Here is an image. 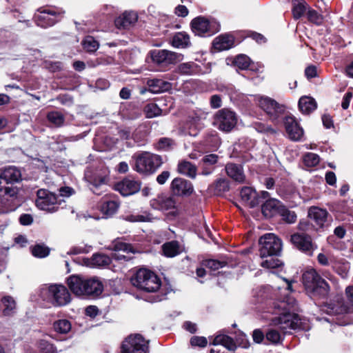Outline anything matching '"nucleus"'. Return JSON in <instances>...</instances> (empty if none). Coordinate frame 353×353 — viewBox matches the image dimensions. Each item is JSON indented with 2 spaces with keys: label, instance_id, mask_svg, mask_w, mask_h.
Instances as JSON below:
<instances>
[{
  "label": "nucleus",
  "instance_id": "obj_1",
  "mask_svg": "<svg viewBox=\"0 0 353 353\" xmlns=\"http://www.w3.org/2000/svg\"><path fill=\"white\" fill-rule=\"evenodd\" d=\"M297 310V302L290 295L274 301L271 312L278 316L272 319V324L277 326L285 334L291 330L296 329L299 327V319L294 312Z\"/></svg>",
  "mask_w": 353,
  "mask_h": 353
},
{
  "label": "nucleus",
  "instance_id": "obj_2",
  "mask_svg": "<svg viewBox=\"0 0 353 353\" xmlns=\"http://www.w3.org/2000/svg\"><path fill=\"white\" fill-rule=\"evenodd\" d=\"M21 179V170L16 166H8L0 170V214L10 210L9 198L17 194V190L14 184Z\"/></svg>",
  "mask_w": 353,
  "mask_h": 353
},
{
  "label": "nucleus",
  "instance_id": "obj_3",
  "mask_svg": "<svg viewBox=\"0 0 353 353\" xmlns=\"http://www.w3.org/2000/svg\"><path fill=\"white\" fill-rule=\"evenodd\" d=\"M303 281L311 296L324 297L328 294V283L314 269L308 270L303 274Z\"/></svg>",
  "mask_w": 353,
  "mask_h": 353
},
{
  "label": "nucleus",
  "instance_id": "obj_4",
  "mask_svg": "<svg viewBox=\"0 0 353 353\" xmlns=\"http://www.w3.org/2000/svg\"><path fill=\"white\" fill-rule=\"evenodd\" d=\"M132 284L145 292L157 291L161 286V280L153 272L147 269H139L131 278Z\"/></svg>",
  "mask_w": 353,
  "mask_h": 353
},
{
  "label": "nucleus",
  "instance_id": "obj_5",
  "mask_svg": "<svg viewBox=\"0 0 353 353\" xmlns=\"http://www.w3.org/2000/svg\"><path fill=\"white\" fill-rule=\"evenodd\" d=\"M85 180L89 183L91 191L97 195L102 192V188L109 181V171L104 167L88 168L84 174Z\"/></svg>",
  "mask_w": 353,
  "mask_h": 353
},
{
  "label": "nucleus",
  "instance_id": "obj_6",
  "mask_svg": "<svg viewBox=\"0 0 353 353\" xmlns=\"http://www.w3.org/2000/svg\"><path fill=\"white\" fill-rule=\"evenodd\" d=\"M64 14L65 11L61 8L43 7L37 10L33 19L37 26L47 28L60 21Z\"/></svg>",
  "mask_w": 353,
  "mask_h": 353
},
{
  "label": "nucleus",
  "instance_id": "obj_7",
  "mask_svg": "<svg viewBox=\"0 0 353 353\" xmlns=\"http://www.w3.org/2000/svg\"><path fill=\"white\" fill-rule=\"evenodd\" d=\"M133 169L141 174H152L162 164V159L157 154L143 152L134 157Z\"/></svg>",
  "mask_w": 353,
  "mask_h": 353
},
{
  "label": "nucleus",
  "instance_id": "obj_8",
  "mask_svg": "<svg viewBox=\"0 0 353 353\" xmlns=\"http://www.w3.org/2000/svg\"><path fill=\"white\" fill-rule=\"evenodd\" d=\"M192 31L195 35L207 37L220 30L219 23L214 19H208L202 16L193 19L190 23Z\"/></svg>",
  "mask_w": 353,
  "mask_h": 353
},
{
  "label": "nucleus",
  "instance_id": "obj_9",
  "mask_svg": "<svg viewBox=\"0 0 353 353\" xmlns=\"http://www.w3.org/2000/svg\"><path fill=\"white\" fill-rule=\"evenodd\" d=\"M254 99L258 106L268 115L273 122H279V117L283 114L285 111V107L283 105L265 96H254Z\"/></svg>",
  "mask_w": 353,
  "mask_h": 353
},
{
  "label": "nucleus",
  "instance_id": "obj_10",
  "mask_svg": "<svg viewBox=\"0 0 353 353\" xmlns=\"http://www.w3.org/2000/svg\"><path fill=\"white\" fill-rule=\"evenodd\" d=\"M237 114L228 108H223L214 116L213 125L223 132H231L236 125Z\"/></svg>",
  "mask_w": 353,
  "mask_h": 353
},
{
  "label": "nucleus",
  "instance_id": "obj_11",
  "mask_svg": "<svg viewBox=\"0 0 353 353\" xmlns=\"http://www.w3.org/2000/svg\"><path fill=\"white\" fill-rule=\"evenodd\" d=\"M260 256L261 258L268 256H277L282 248V243L279 238L274 234L268 233L262 236L259 239Z\"/></svg>",
  "mask_w": 353,
  "mask_h": 353
},
{
  "label": "nucleus",
  "instance_id": "obj_12",
  "mask_svg": "<svg viewBox=\"0 0 353 353\" xmlns=\"http://www.w3.org/2000/svg\"><path fill=\"white\" fill-rule=\"evenodd\" d=\"M35 204L41 210L54 212L59 210L61 201H58L54 193L45 189H40L37 192Z\"/></svg>",
  "mask_w": 353,
  "mask_h": 353
},
{
  "label": "nucleus",
  "instance_id": "obj_13",
  "mask_svg": "<svg viewBox=\"0 0 353 353\" xmlns=\"http://www.w3.org/2000/svg\"><path fill=\"white\" fill-rule=\"evenodd\" d=\"M121 353H148V345L141 335L130 336L123 343Z\"/></svg>",
  "mask_w": 353,
  "mask_h": 353
},
{
  "label": "nucleus",
  "instance_id": "obj_14",
  "mask_svg": "<svg viewBox=\"0 0 353 353\" xmlns=\"http://www.w3.org/2000/svg\"><path fill=\"white\" fill-rule=\"evenodd\" d=\"M154 63L161 66L176 64L182 59V56L168 50H154L150 52Z\"/></svg>",
  "mask_w": 353,
  "mask_h": 353
},
{
  "label": "nucleus",
  "instance_id": "obj_15",
  "mask_svg": "<svg viewBox=\"0 0 353 353\" xmlns=\"http://www.w3.org/2000/svg\"><path fill=\"white\" fill-rule=\"evenodd\" d=\"M269 193L262 191L261 196H259L254 190L250 187H243L241 190V197L243 202L249 208H254L261 203V199L268 198Z\"/></svg>",
  "mask_w": 353,
  "mask_h": 353
},
{
  "label": "nucleus",
  "instance_id": "obj_16",
  "mask_svg": "<svg viewBox=\"0 0 353 353\" xmlns=\"http://www.w3.org/2000/svg\"><path fill=\"white\" fill-rule=\"evenodd\" d=\"M291 242L300 251L311 256L316 249L310 236L303 233H296L291 236Z\"/></svg>",
  "mask_w": 353,
  "mask_h": 353
},
{
  "label": "nucleus",
  "instance_id": "obj_17",
  "mask_svg": "<svg viewBox=\"0 0 353 353\" xmlns=\"http://www.w3.org/2000/svg\"><path fill=\"white\" fill-rule=\"evenodd\" d=\"M283 122L288 137L295 141H301L304 131L296 119L292 116H287Z\"/></svg>",
  "mask_w": 353,
  "mask_h": 353
},
{
  "label": "nucleus",
  "instance_id": "obj_18",
  "mask_svg": "<svg viewBox=\"0 0 353 353\" xmlns=\"http://www.w3.org/2000/svg\"><path fill=\"white\" fill-rule=\"evenodd\" d=\"M171 189L176 196H188L194 192L192 183L182 178L174 179L171 183Z\"/></svg>",
  "mask_w": 353,
  "mask_h": 353
},
{
  "label": "nucleus",
  "instance_id": "obj_19",
  "mask_svg": "<svg viewBox=\"0 0 353 353\" xmlns=\"http://www.w3.org/2000/svg\"><path fill=\"white\" fill-rule=\"evenodd\" d=\"M110 248L114 251V253L112 254V258L116 261H129L131 257L128 255H125L121 252L130 254L134 253V251L131 245L123 243L120 241H114L110 246Z\"/></svg>",
  "mask_w": 353,
  "mask_h": 353
},
{
  "label": "nucleus",
  "instance_id": "obj_20",
  "mask_svg": "<svg viewBox=\"0 0 353 353\" xmlns=\"http://www.w3.org/2000/svg\"><path fill=\"white\" fill-rule=\"evenodd\" d=\"M116 189L123 196L132 195L140 190L141 182L127 177L116 185Z\"/></svg>",
  "mask_w": 353,
  "mask_h": 353
},
{
  "label": "nucleus",
  "instance_id": "obj_21",
  "mask_svg": "<svg viewBox=\"0 0 353 353\" xmlns=\"http://www.w3.org/2000/svg\"><path fill=\"white\" fill-rule=\"evenodd\" d=\"M70 300V294L67 288L63 285L54 284L52 304L55 306H63L69 303Z\"/></svg>",
  "mask_w": 353,
  "mask_h": 353
},
{
  "label": "nucleus",
  "instance_id": "obj_22",
  "mask_svg": "<svg viewBox=\"0 0 353 353\" xmlns=\"http://www.w3.org/2000/svg\"><path fill=\"white\" fill-rule=\"evenodd\" d=\"M150 205L154 210L168 211L175 208L176 201L171 196L159 195L156 199H152Z\"/></svg>",
  "mask_w": 353,
  "mask_h": 353
},
{
  "label": "nucleus",
  "instance_id": "obj_23",
  "mask_svg": "<svg viewBox=\"0 0 353 353\" xmlns=\"http://www.w3.org/2000/svg\"><path fill=\"white\" fill-rule=\"evenodd\" d=\"M85 288H83V296H99L103 290L102 283L96 278L86 279Z\"/></svg>",
  "mask_w": 353,
  "mask_h": 353
},
{
  "label": "nucleus",
  "instance_id": "obj_24",
  "mask_svg": "<svg viewBox=\"0 0 353 353\" xmlns=\"http://www.w3.org/2000/svg\"><path fill=\"white\" fill-rule=\"evenodd\" d=\"M327 215L326 210L315 206L311 207L308 211V216L319 228H323L325 225Z\"/></svg>",
  "mask_w": 353,
  "mask_h": 353
},
{
  "label": "nucleus",
  "instance_id": "obj_25",
  "mask_svg": "<svg viewBox=\"0 0 353 353\" xmlns=\"http://www.w3.org/2000/svg\"><path fill=\"white\" fill-rule=\"evenodd\" d=\"M225 172L227 175L238 183H244L245 181V175L241 165L230 163L225 165Z\"/></svg>",
  "mask_w": 353,
  "mask_h": 353
},
{
  "label": "nucleus",
  "instance_id": "obj_26",
  "mask_svg": "<svg viewBox=\"0 0 353 353\" xmlns=\"http://www.w3.org/2000/svg\"><path fill=\"white\" fill-rule=\"evenodd\" d=\"M86 279L79 275H72L68 279V285L70 290L77 296H83Z\"/></svg>",
  "mask_w": 353,
  "mask_h": 353
},
{
  "label": "nucleus",
  "instance_id": "obj_27",
  "mask_svg": "<svg viewBox=\"0 0 353 353\" xmlns=\"http://www.w3.org/2000/svg\"><path fill=\"white\" fill-rule=\"evenodd\" d=\"M138 19V15L135 12H125L122 15L115 19V26L118 28H128L134 25Z\"/></svg>",
  "mask_w": 353,
  "mask_h": 353
},
{
  "label": "nucleus",
  "instance_id": "obj_28",
  "mask_svg": "<svg viewBox=\"0 0 353 353\" xmlns=\"http://www.w3.org/2000/svg\"><path fill=\"white\" fill-rule=\"evenodd\" d=\"M281 205H282L279 201L276 199H268L263 204H262L261 211L264 216L266 218H271L276 214H279V211Z\"/></svg>",
  "mask_w": 353,
  "mask_h": 353
},
{
  "label": "nucleus",
  "instance_id": "obj_29",
  "mask_svg": "<svg viewBox=\"0 0 353 353\" xmlns=\"http://www.w3.org/2000/svg\"><path fill=\"white\" fill-rule=\"evenodd\" d=\"M147 85L148 90L154 94L166 92L172 88L170 83L159 79H148Z\"/></svg>",
  "mask_w": 353,
  "mask_h": 353
},
{
  "label": "nucleus",
  "instance_id": "obj_30",
  "mask_svg": "<svg viewBox=\"0 0 353 353\" xmlns=\"http://www.w3.org/2000/svg\"><path fill=\"white\" fill-rule=\"evenodd\" d=\"M234 37L230 34H221L214 39L213 47L219 51L227 50L233 47Z\"/></svg>",
  "mask_w": 353,
  "mask_h": 353
},
{
  "label": "nucleus",
  "instance_id": "obj_31",
  "mask_svg": "<svg viewBox=\"0 0 353 353\" xmlns=\"http://www.w3.org/2000/svg\"><path fill=\"white\" fill-rule=\"evenodd\" d=\"M87 261V265L90 267L103 268L110 265L112 259L106 254L97 253L93 254L90 259H88Z\"/></svg>",
  "mask_w": 353,
  "mask_h": 353
},
{
  "label": "nucleus",
  "instance_id": "obj_32",
  "mask_svg": "<svg viewBox=\"0 0 353 353\" xmlns=\"http://www.w3.org/2000/svg\"><path fill=\"white\" fill-rule=\"evenodd\" d=\"M183 250V246L176 241H171L162 245L163 253L167 257H174L181 254Z\"/></svg>",
  "mask_w": 353,
  "mask_h": 353
},
{
  "label": "nucleus",
  "instance_id": "obj_33",
  "mask_svg": "<svg viewBox=\"0 0 353 353\" xmlns=\"http://www.w3.org/2000/svg\"><path fill=\"white\" fill-rule=\"evenodd\" d=\"M172 45L176 48H185L191 45L190 36L185 32H176L172 39Z\"/></svg>",
  "mask_w": 353,
  "mask_h": 353
},
{
  "label": "nucleus",
  "instance_id": "obj_34",
  "mask_svg": "<svg viewBox=\"0 0 353 353\" xmlns=\"http://www.w3.org/2000/svg\"><path fill=\"white\" fill-rule=\"evenodd\" d=\"M310 8L304 0H292V12L293 17L296 20L302 17Z\"/></svg>",
  "mask_w": 353,
  "mask_h": 353
},
{
  "label": "nucleus",
  "instance_id": "obj_35",
  "mask_svg": "<svg viewBox=\"0 0 353 353\" xmlns=\"http://www.w3.org/2000/svg\"><path fill=\"white\" fill-rule=\"evenodd\" d=\"M299 108L303 114H308L316 108V103L313 98L303 96L299 101Z\"/></svg>",
  "mask_w": 353,
  "mask_h": 353
},
{
  "label": "nucleus",
  "instance_id": "obj_36",
  "mask_svg": "<svg viewBox=\"0 0 353 353\" xmlns=\"http://www.w3.org/2000/svg\"><path fill=\"white\" fill-rule=\"evenodd\" d=\"M54 285V284H44L40 286L37 291L39 298L36 299V301L41 300L52 303Z\"/></svg>",
  "mask_w": 353,
  "mask_h": 353
},
{
  "label": "nucleus",
  "instance_id": "obj_37",
  "mask_svg": "<svg viewBox=\"0 0 353 353\" xmlns=\"http://www.w3.org/2000/svg\"><path fill=\"white\" fill-rule=\"evenodd\" d=\"M119 203L116 200L103 199L100 210L106 216L113 215L118 210Z\"/></svg>",
  "mask_w": 353,
  "mask_h": 353
},
{
  "label": "nucleus",
  "instance_id": "obj_38",
  "mask_svg": "<svg viewBox=\"0 0 353 353\" xmlns=\"http://www.w3.org/2000/svg\"><path fill=\"white\" fill-rule=\"evenodd\" d=\"M178 171L190 178L194 179L196 176V167L188 161H182L178 164Z\"/></svg>",
  "mask_w": 353,
  "mask_h": 353
},
{
  "label": "nucleus",
  "instance_id": "obj_39",
  "mask_svg": "<svg viewBox=\"0 0 353 353\" xmlns=\"http://www.w3.org/2000/svg\"><path fill=\"white\" fill-rule=\"evenodd\" d=\"M212 343L214 345H221L229 350H234L236 347L233 339L231 337L224 334L217 335L214 338Z\"/></svg>",
  "mask_w": 353,
  "mask_h": 353
},
{
  "label": "nucleus",
  "instance_id": "obj_40",
  "mask_svg": "<svg viewBox=\"0 0 353 353\" xmlns=\"http://www.w3.org/2000/svg\"><path fill=\"white\" fill-rule=\"evenodd\" d=\"M71 328L70 321L65 319H59L53 323L54 330L59 334H67L70 331Z\"/></svg>",
  "mask_w": 353,
  "mask_h": 353
},
{
  "label": "nucleus",
  "instance_id": "obj_41",
  "mask_svg": "<svg viewBox=\"0 0 353 353\" xmlns=\"http://www.w3.org/2000/svg\"><path fill=\"white\" fill-rule=\"evenodd\" d=\"M1 302L3 306V314L5 316L11 315L16 307V303L13 298L10 296H6L1 298Z\"/></svg>",
  "mask_w": 353,
  "mask_h": 353
},
{
  "label": "nucleus",
  "instance_id": "obj_42",
  "mask_svg": "<svg viewBox=\"0 0 353 353\" xmlns=\"http://www.w3.org/2000/svg\"><path fill=\"white\" fill-rule=\"evenodd\" d=\"M279 214L282 217L283 221L287 223H294L296 221L297 216L296 213L283 205H281L280 208Z\"/></svg>",
  "mask_w": 353,
  "mask_h": 353
},
{
  "label": "nucleus",
  "instance_id": "obj_43",
  "mask_svg": "<svg viewBox=\"0 0 353 353\" xmlns=\"http://www.w3.org/2000/svg\"><path fill=\"white\" fill-rule=\"evenodd\" d=\"M83 49L88 52H94L99 47V42L92 36H87L82 41Z\"/></svg>",
  "mask_w": 353,
  "mask_h": 353
},
{
  "label": "nucleus",
  "instance_id": "obj_44",
  "mask_svg": "<svg viewBox=\"0 0 353 353\" xmlns=\"http://www.w3.org/2000/svg\"><path fill=\"white\" fill-rule=\"evenodd\" d=\"M47 119L55 127H61L65 121L64 116L59 112L52 111L48 114Z\"/></svg>",
  "mask_w": 353,
  "mask_h": 353
},
{
  "label": "nucleus",
  "instance_id": "obj_45",
  "mask_svg": "<svg viewBox=\"0 0 353 353\" xmlns=\"http://www.w3.org/2000/svg\"><path fill=\"white\" fill-rule=\"evenodd\" d=\"M232 63L239 69L246 70L250 65V59L245 54H239L234 59Z\"/></svg>",
  "mask_w": 353,
  "mask_h": 353
},
{
  "label": "nucleus",
  "instance_id": "obj_46",
  "mask_svg": "<svg viewBox=\"0 0 353 353\" xmlns=\"http://www.w3.org/2000/svg\"><path fill=\"white\" fill-rule=\"evenodd\" d=\"M32 255L37 258H44L49 255L50 249L43 244H37L31 248Z\"/></svg>",
  "mask_w": 353,
  "mask_h": 353
},
{
  "label": "nucleus",
  "instance_id": "obj_47",
  "mask_svg": "<svg viewBox=\"0 0 353 353\" xmlns=\"http://www.w3.org/2000/svg\"><path fill=\"white\" fill-rule=\"evenodd\" d=\"M125 219L130 222H150L153 221L154 217L151 214L145 212L142 214L127 216Z\"/></svg>",
  "mask_w": 353,
  "mask_h": 353
},
{
  "label": "nucleus",
  "instance_id": "obj_48",
  "mask_svg": "<svg viewBox=\"0 0 353 353\" xmlns=\"http://www.w3.org/2000/svg\"><path fill=\"white\" fill-rule=\"evenodd\" d=\"M161 109L156 103H148L144 108L147 118H154L161 114Z\"/></svg>",
  "mask_w": 353,
  "mask_h": 353
},
{
  "label": "nucleus",
  "instance_id": "obj_49",
  "mask_svg": "<svg viewBox=\"0 0 353 353\" xmlns=\"http://www.w3.org/2000/svg\"><path fill=\"white\" fill-rule=\"evenodd\" d=\"M306 14L307 18L310 22L316 26H321L323 24L324 18L322 14H319L317 11L310 8Z\"/></svg>",
  "mask_w": 353,
  "mask_h": 353
},
{
  "label": "nucleus",
  "instance_id": "obj_50",
  "mask_svg": "<svg viewBox=\"0 0 353 353\" xmlns=\"http://www.w3.org/2000/svg\"><path fill=\"white\" fill-rule=\"evenodd\" d=\"M303 161L305 166L312 168L319 164L320 158L316 154L307 152L303 156Z\"/></svg>",
  "mask_w": 353,
  "mask_h": 353
},
{
  "label": "nucleus",
  "instance_id": "obj_51",
  "mask_svg": "<svg viewBox=\"0 0 353 353\" xmlns=\"http://www.w3.org/2000/svg\"><path fill=\"white\" fill-rule=\"evenodd\" d=\"M266 259L263 260L261 265L265 268H276L282 265V262L274 256H268Z\"/></svg>",
  "mask_w": 353,
  "mask_h": 353
},
{
  "label": "nucleus",
  "instance_id": "obj_52",
  "mask_svg": "<svg viewBox=\"0 0 353 353\" xmlns=\"http://www.w3.org/2000/svg\"><path fill=\"white\" fill-rule=\"evenodd\" d=\"M179 71L185 74H194L197 72V65L193 62L184 63L179 65Z\"/></svg>",
  "mask_w": 353,
  "mask_h": 353
},
{
  "label": "nucleus",
  "instance_id": "obj_53",
  "mask_svg": "<svg viewBox=\"0 0 353 353\" xmlns=\"http://www.w3.org/2000/svg\"><path fill=\"white\" fill-rule=\"evenodd\" d=\"M38 353H57V352L51 343L41 339L38 342Z\"/></svg>",
  "mask_w": 353,
  "mask_h": 353
},
{
  "label": "nucleus",
  "instance_id": "obj_54",
  "mask_svg": "<svg viewBox=\"0 0 353 353\" xmlns=\"http://www.w3.org/2000/svg\"><path fill=\"white\" fill-rule=\"evenodd\" d=\"M203 265L211 270H217L219 268L224 267L225 265V263L214 259H208L204 261L203 262Z\"/></svg>",
  "mask_w": 353,
  "mask_h": 353
},
{
  "label": "nucleus",
  "instance_id": "obj_55",
  "mask_svg": "<svg viewBox=\"0 0 353 353\" xmlns=\"http://www.w3.org/2000/svg\"><path fill=\"white\" fill-rule=\"evenodd\" d=\"M175 145L174 141L169 138H161L159 139L157 147L159 149L168 150Z\"/></svg>",
  "mask_w": 353,
  "mask_h": 353
},
{
  "label": "nucleus",
  "instance_id": "obj_56",
  "mask_svg": "<svg viewBox=\"0 0 353 353\" xmlns=\"http://www.w3.org/2000/svg\"><path fill=\"white\" fill-rule=\"evenodd\" d=\"M266 339L272 343H278L281 341L282 336L277 330L272 329L266 333Z\"/></svg>",
  "mask_w": 353,
  "mask_h": 353
},
{
  "label": "nucleus",
  "instance_id": "obj_57",
  "mask_svg": "<svg viewBox=\"0 0 353 353\" xmlns=\"http://www.w3.org/2000/svg\"><path fill=\"white\" fill-rule=\"evenodd\" d=\"M353 97V89L349 88L347 92L344 94L342 103H341V107L343 110H347L349 108L350 103Z\"/></svg>",
  "mask_w": 353,
  "mask_h": 353
},
{
  "label": "nucleus",
  "instance_id": "obj_58",
  "mask_svg": "<svg viewBox=\"0 0 353 353\" xmlns=\"http://www.w3.org/2000/svg\"><path fill=\"white\" fill-rule=\"evenodd\" d=\"M219 156L215 154H209L203 157L201 162L205 165H212L217 163Z\"/></svg>",
  "mask_w": 353,
  "mask_h": 353
},
{
  "label": "nucleus",
  "instance_id": "obj_59",
  "mask_svg": "<svg viewBox=\"0 0 353 353\" xmlns=\"http://www.w3.org/2000/svg\"><path fill=\"white\" fill-rule=\"evenodd\" d=\"M190 343L192 346L204 347L207 345L208 341L205 337L196 336L191 338Z\"/></svg>",
  "mask_w": 353,
  "mask_h": 353
},
{
  "label": "nucleus",
  "instance_id": "obj_60",
  "mask_svg": "<svg viewBox=\"0 0 353 353\" xmlns=\"http://www.w3.org/2000/svg\"><path fill=\"white\" fill-rule=\"evenodd\" d=\"M254 128L259 132H274V130L270 126L261 122H256L254 124Z\"/></svg>",
  "mask_w": 353,
  "mask_h": 353
},
{
  "label": "nucleus",
  "instance_id": "obj_61",
  "mask_svg": "<svg viewBox=\"0 0 353 353\" xmlns=\"http://www.w3.org/2000/svg\"><path fill=\"white\" fill-rule=\"evenodd\" d=\"M216 189L219 191L226 192L229 190V183L225 179H219L216 182Z\"/></svg>",
  "mask_w": 353,
  "mask_h": 353
},
{
  "label": "nucleus",
  "instance_id": "obj_62",
  "mask_svg": "<svg viewBox=\"0 0 353 353\" xmlns=\"http://www.w3.org/2000/svg\"><path fill=\"white\" fill-rule=\"evenodd\" d=\"M210 103L211 108L216 109L221 106L222 100L219 95L214 94L211 97Z\"/></svg>",
  "mask_w": 353,
  "mask_h": 353
},
{
  "label": "nucleus",
  "instance_id": "obj_63",
  "mask_svg": "<svg viewBox=\"0 0 353 353\" xmlns=\"http://www.w3.org/2000/svg\"><path fill=\"white\" fill-rule=\"evenodd\" d=\"M249 37L259 44H263L266 42L265 37L263 34L258 32H252L250 33Z\"/></svg>",
  "mask_w": 353,
  "mask_h": 353
},
{
  "label": "nucleus",
  "instance_id": "obj_64",
  "mask_svg": "<svg viewBox=\"0 0 353 353\" xmlns=\"http://www.w3.org/2000/svg\"><path fill=\"white\" fill-rule=\"evenodd\" d=\"M252 338L255 343H260L264 339V334L259 329H256L253 331Z\"/></svg>",
  "mask_w": 353,
  "mask_h": 353
}]
</instances>
